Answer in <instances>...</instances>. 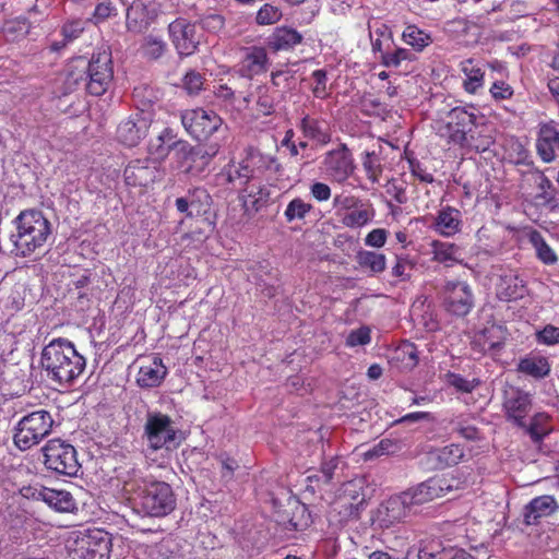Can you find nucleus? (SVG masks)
I'll use <instances>...</instances> for the list:
<instances>
[{"instance_id":"1","label":"nucleus","mask_w":559,"mask_h":559,"mask_svg":"<svg viewBox=\"0 0 559 559\" xmlns=\"http://www.w3.org/2000/svg\"><path fill=\"white\" fill-rule=\"evenodd\" d=\"M40 365L50 380L59 384H71L84 372L86 359L72 342L57 337L44 346Z\"/></svg>"},{"instance_id":"2","label":"nucleus","mask_w":559,"mask_h":559,"mask_svg":"<svg viewBox=\"0 0 559 559\" xmlns=\"http://www.w3.org/2000/svg\"><path fill=\"white\" fill-rule=\"evenodd\" d=\"M15 231L10 235L15 255L26 257L41 248L51 234L49 221L39 211H23L14 221Z\"/></svg>"},{"instance_id":"3","label":"nucleus","mask_w":559,"mask_h":559,"mask_svg":"<svg viewBox=\"0 0 559 559\" xmlns=\"http://www.w3.org/2000/svg\"><path fill=\"white\" fill-rule=\"evenodd\" d=\"M53 418L48 411L38 409L23 416L14 426L13 442L21 451L37 445L52 430Z\"/></svg>"},{"instance_id":"4","label":"nucleus","mask_w":559,"mask_h":559,"mask_svg":"<svg viewBox=\"0 0 559 559\" xmlns=\"http://www.w3.org/2000/svg\"><path fill=\"white\" fill-rule=\"evenodd\" d=\"M333 207L337 221L346 228L360 229L369 225L376 210L369 200L349 193H340L333 198Z\"/></svg>"},{"instance_id":"5","label":"nucleus","mask_w":559,"mask_h":559,"mask_svg":"<svg viewBox=\"0 0 559 559\" xmlns=\"http://www.w3.org/2000/svg\"><path fill=\"white\" fill-rule=\"evenodd\" d=\"M47 469L63 476H76L81 465L75 448L61 439L49 440L41 449Z\"/></svg>"},{"instance_id":"6","label":"nucleus","mask_w":559,"mask_h":559,"mask_svg":"<svg viewBox=\"0 0 559 559\" xmlns=\"http://www.w3.org/2000/svg\"><path fill=\"white\" fill-rule=\"evenodd\" d=\"M145 433L148 447L154 451L162 449L169 450L170 448L179 444V441L177 440V428L174 426L169 416L160 413L147 414Z\"/></svg>"},{"instance_id":"7","label":"nucleus","mask_w":559,"mask_h":559,"mask_svg":"<svg viewBox=\"0 0 559 559\" xmlns=\"http://www.w3.org/2000/svg\"><path fill=\"white\" fill-rule=\"evenodd\" d=\"M476 109L473 106L455 107L448 112L444 124L438 132L447 138L449 143L464 142L465 135L476 126Z\"/></svg>"},{"instance_id":"8","label":"nucleus","mask_w":559,"mask_h":559,"mask_svg":"<svg viewBox=\"0 0 559 559\" xmlns=\"http://www.w3.org/2000/svg\"><path fill=\"white\" fill-rule=\"evenodd\" d=\"M181 123L192 138L206 140L222 127L223 120L213 110L194 108L182 111Z\"/></svg>"},{"instance_id":"9","label":"nucleus","mask_w":559,"mask_h":559,"mask_svg":"<svg viewBox=\"0 0 559 559\" xmlns=\"http://www.w3.org/2000/svg\"><path fill=\"white\" fill-rule=\"evenodd\" d=\"M442 305L454 316L464 317L474 307V296L471 286L462 281H448L441 290Z\"/></svg>"},{"instance_id":"10","label":"nucleus","mask_w":559,"mask_h":559,"mask_svg":"<svg viewBox=\"0 0 559 559\" xmlns=\"http://www.w3.org/2000/svg\"><path fill=\"white\" fill-rule=\"evenodd\" d=\"M175 508L171 487L164 481H154L146 486L142 495V513L150 516H165Z\"/></svg>"},{"instance_id":"11","label":"nucleus","mask_w":559,"mask_h":559,"mask_svg":"<svg viewBox=\"0 0 559 559\" xmlns=\"http://www.w3.org/2000/svg\"><path fill=\"white\" fill-rule=\"evenodd\" d=\"M271 158L262 155L258 150L252 147L246 151V156L239 163H230L225 168V175L229 182L237 180L248 182L249 179L254 181L261 170L267 166Z\"/></svg>"},{"instance_id":"12","label":"nucleus","mask_w":559,"mask_h":559,"mask_svg":"<svg viewBox=\"0 0 559 559\" xmlns=\"http://www.w3.org/2000/svg\"><path fill=\"white\" fill-rule=\"evenodd\" d=\"M88 82L86 88L95 96L103 95L112 80L111 57L107 51L93 55L87 68Z\"/></svg>"},{"instance_id":"13","label":"nucleus","mask_w":559,"mask_h":559,"mask_svg":"<svg viewBox=\"0 0 559 559\" xmlns=\"http://www.w3.org/2000/svg\"><path fill=\"white\" fill-rule=\"evenodd\" d=\"M322 169L332 181L345 182L355 169L352 153L346 145L329 151L323 157Z\"/></svg>"},{"instance_id":"14","label":"nucleus","mask_w":559,"mask_h":559,"mask_svg":"<svg viewBox=\"0 0 559 559\" xmlns=\"http://www.w3.org/2000/svg\"><path fill=\"white\" fill-rule=\"evenodd\" d=\"M533 404L532 395L519 388L504 391L503 411L506 418L518 427H526V417Z\"/></svg>"},{"instance_id":"15","label":"nucleus","mask_w":559,"mask_h":559,"mask_svg":"<svg viewBox=\"0 0 559 559\" xmlns=\"http://www.w3.org/2000/svg\"><path fill=\"white\" fill-rule=\"evenodd\" d=\"M454 483H456L454 478L436 476L407 490V493L413 504H423L457 489Z\"/></svg>"},{"instance_id":"16","label":"nucleus","mask_w":559,"mask_h":559,"mask_svg":"<svg viewBox=\"0 0 559 559\" xmlns=\"http://www.w3.org/2000/svg\"><path fill=\"white\" fill-rule=\"evenodd\" d=\"M508 338V332L500 324H491L476 332L472 340V348L478 354H499Z\"/></svg>"},{"instance_id":"17","label":"nucleus","mask_w":559,"mask_h":559,"mask_svg":"<svg viewBox=\"0 0 559 559\" xmlns=\"http://www.w3.org/2000/svg\"><path fill=\"white\" fill-rule=\"evenodd\" d=\"M171 40L182 56L192 55L200 44L197 26L186 19H177L168 26Z\"/></svg>"},{"instance_id":"18","label":"nucleus","mask_w":559,"mask_h":559,"mask_svg":"<svg viewBox=\"0 0 559 559\" xmlns=\"http://www.w3.org/2000/svg\"><path fill=\"white\" fill-rule=\"evenodd\" d=\"M80 544L88 559H107L109 557L111 546L110 536L103 530H87L82 534Z\"/></svg>"},{"instance_id":"19","label":"nucleus","mask_w":559,"mask_h":559,"mask_svg":"<svg viewBox=\"0 0 559 559\" xmlns=\"http://www.w3.org/2000/svg\"><path fill=\"white\" fill-rule=\"evenodd\" d=\"M536 147L538 155L545 163H550L556 158V152L559 151L558 123L549 121L539 126Z\"/></svg>"},{"instance_id":"20","label":"nucleus","mask_w":559,"mask_h":559,"mask_svg":"<svg viewBox=\"0 0 559 559\" xmlns=\"http://www.w3.org/2000/svg\"><path fill=\"white\" fill-rule=\"evenodd\" d=\"M33 497L41 500L57 512L70 513L76 510V502L67 490L41 487L35 489Z\"/></svg>"},{"instance_id":"21","label":"nucleus","mask_w":559,"mask_h":559,"mask_svg":"<svg viewBox=\"0 0 559 559\" xmlns=\"http://www.w3.org/2000/svg\"><path fill=\"white\" fill-rule=\"evenodd\" d=\"M559 509L557 500L550 495L532 499L524 508L523 516L526 525H536L544 518L551 516Z\"/></svg>"},{"instance_id":"22","label":"nucleus","mask_w":559,"mask_h":559,"mask_svg":"<svg viewBox=\"0 0 559 559\" xmlns=\"http://www.w3.org/2000/svg\"><path fill=\"white\" fill-rule=\"evenodd\" d=\"M526 292L525 282L516 272L507 270L499 276V281L496 285V293L500 300H516L523 298Z\"/></svg>"},{"instance_id":"23","label":"nucleus","mask_w":559,"mask_h":559,"mask_svg":"<svg viewBox=\"0 0 559 559\" xmlns=\"http://www.w3.org/2000/svg\"><path fill=\"white\" fill-rule=\"evenodd\" d=\"M516 371L535 380H542L549 376L551 364L546 356L531 352L519 359Z\"/></svg>"},{"instance_id":"24","label":"nucleus","mask_w":559,"mask_h":559,"mask_svg":"<svg viewBox=\"0 0 559 559\" xmlns=\"http://www.w3.org/2000/svg\"><path fill=\"white\" fill-rule=\"evenodd\" d=\"M177 144H181V142L176 140L174 131L169 128H164L150 139L147 143V158L153 163H160Z\"/></svg>"},{"instance_id":"25","label":"nucleus","mask_w":559,"mask_h":559,"mask_svg":"<svg viewBox=\"0 0 559 559\" xmlns=\"http://www.w3.org/2000/svg\"><path fill=\"white\" fill-rule=\"evenodd\" d=\"M460 70L464 74L463 87L468 94H476L485 84L484 64L475 59H465L460 63Z\"/></svg>"},{"instance_id":"26","label":"nucleus","mask_w":559,"mask_h":559,"mask_svg":"<svg viewBox=\"0 0 559 559\" xmlns=\"http://www.w3.org/2000/svg\"><path fill=\"white\" fill-rule=\"evenodd\" d=\"M433 229L444 237H451L461 231L462 214L452 206L442 207L435 217Z\"/></svg>"},{"instance_id":"27","label":"nucleus","mask_w":559,"mask_h":559,"mask_svg":"<svg viewBox=\"0 0 559 559\" xmlns=\"http://www.w3.org/2000/svg\"><path fill=\"white\" fill-rule=\"evenodd\" d=\"M430 248L432 261L445 267H451L463 262L462 249L455 243L433 240L430 243Z\"/></svg>"},{"instance_id":"28","label":"nucleus","mask_w":559,"mask_h":559,"mask_svg":"<svg viewBox=\"0 0 559 559\" xmlns=\"http://www.w3.org/2000/svg\"><path fill=\"white\" fill-rule=\"evenodd\" d=\"M267 55L263 48L252 47L247 50L239 63V73L245 78H252L266 71Z\"/></svg>"},{"instance_id":"29","label":"nucleus","mask_w":559,"mask_h":559,"mask_svg":"<svg viewBox=\"0 0 559 559\" xmlns=\"http://www.w3.org/2000/svg\"><path fill=\"white\" fill-rule=\"evenodd\" d=\"M168 373L167 367L162 358L157 356H147L142 361V388L159 386Z\"/></svg>"},{"instance_id":"30","label":"nucleus","mask_w":559,"mask_h":559,"mask_svg":"<svg viewBox=\"0 0 559 559\" xmlns=\"http://www.w3.org/2000/svg\"><path fill=\"white\" fill-rule=\"evenodd\" d=\"M246 211L257 212L266 204L270 198V190L255 181L250 182L240 195Z\"/></svg>"},{"instance_id":"31","label":"nucleus","mask_w":559,"mask_h":559,"mask_svg":"<svg viewBox=\"0 0 559 559\" xmlns=\"http://www.w3.org/2000/svg\"><path fill=\"white\" fill-rule=\"evenodd\" d=\"M369 36L372 50L381 56L385 50L391 49L393 36L390 27L383 23L374 22L369 24Z\"/></svg>"},{"instance_id":"32","label":"nucleus","mask_w":559,"mask_h":559,"mask_svg":"<svg viewBox=\"0 0 559 559\" xmlns=\"http://www.w3.org/2000/svg\"><path fill=\"white\" fill-rule=\"evenodd\" d=\"M415 504L412 503L411 497L407 491L390 498L384 508L388 513V518L390 522L401 521L406 518L411 512Z\"/></svg>"},{"instance_id":"33","label":"nucleus","mask_w":559,"mask_h":559,"mask_svg":"<svg viewBox=\"0 0 559 559\" xmlns=\"http://www.w3.org/2000/svg\"><path fill=\"white\" fill-rule=\"evenodd\" d=\"M301 130L306 138L318 144H326L330 141V133L324 121L305 116L301 120Z\"/></svg>"},{"instance_id":"34","label":"nucleus","mask_w":559,"mask_h":559,"mask_svg":"<svg viewBox=\"0 0 559 559\" xmlns=\"http://www.w3.org/2000/svg\"><path fill=\"white\" fill-rule=\"evenodd\" d=\"M167 51V44L159 33H150L142 37V58L157 60Z\"/></svg>"},{"instance_id":"35","label":"nucleus","mask_w":559,"mask_h":559,"mask_svg":"<svg viewBox=\"0 0 559 559\" xmlns=\"http://www.w3.org/2000/svg\"><path fill=\"white\" fill-rule=\"evenodd\" d=\"M302 36L294 28H277L270 40L274 50H288L301 43Z\"/></svg>"},{"instance_id":"36","label":"nucleus","mask_w":559,"mask_h":559,"mask_svg":"<svg viewBox=\"0 0 559 559\" xmlns=\"http://www.w3.org/2000/svg\"><path fill=\"white\" fill-rule=\"evenodd\" d=\"M492 142V138L487 134L484 129H478L475 126L472 132L465 135V141L457 142L455 145H459L467 151L483 153L489 150Z\"/></svg>"},{"instance_id":"37","label":"nucleus","mask_w":559,"mask_h":559,"mask_svg":"<svg viewBox=\"0 0 559 559\" xmlns=\"http://www.w3.org/2000/svg\"><path fill=\"white\" fill-rule=\"evenodd\" d=\"M117 139L126 146H136L140 141V129L138 127V115L122 121L117 129Z\"/></svg>"},{"instance_id":"38","label":"nucleus","mask_w":559,"mask_h":559,"mask_svg":"<svg viewBox=\"0 0 559 559\" xmlns=\"http://www.w3.org/2000/svg\"><path fill=\"white\" fill-rule=\"evenodd\" d=\"M402 39L406 45L412 46L417 51L424 50L432 43L430 34L416 25L406 26L403 31Z\"/></svg>"},{"instance_id":"39","label":"nucleus","mask_w":559,"mask_h":559,"mask_svg":"<svg viewBox=\"0 0 559 559\" xmlns=\"http://www.w3.org/2000/svg\"><path fill=\"white\" fill-rule=\"evenodd\" d=\"M31 25L26 19L15 17L8 20L2 28L3 36L8 41H17L26 37Z\"/></svg>"},{"instance_id":"40","label":"nucleus","mask_w":559,"mask_h":559,"mask_svg":"<svg viewBox=\"0 0 559 559\" xmlns=\"http://www.w3.org/2000/svg\"><path fill=\"white\" fill-rule=\"evenodd\" d=\"M210 195L206 193L204 189L197 188L193 191H190L187 197H181L176 200V207L180 213H187L188 216L192 215V211L190 209H195L197 203H205L209 204Z\"/></svg>"},{"instance_id":"41","label":"nucleus","mask_w":559,"mask_h":559,"mask_svg":"<svg viewBox=\"0 0 559 559\" xmlns=\"http://www.w3.org/2000/svg\"><path fill=\"white\" fill-rule=\"evenodd\" d=\"M312 205L301 198L293 199L284 211V217L287 223L302 222L311 212Z\"/></svg>"},{"instance_id":"42","label":"nucleus","mask_w":559,"mask_h":559,"mask_svg":"<svg viewBox=\"0 0 559 559\" xmlns=\"http://www.w3.org/2000/svg\"><path fill=\"white\" fill-rule=\"evenodd\" d=\"M435 456L440 467L459 464L465 456L464 450L460 444H450L435 452Z\"/></svg>"},{"instance_id":"43","label":"nucleus","mask_w":559,"mask_h":559,"mask_svg":"<svg viewBox=\"0 0 559 559\" xmlns=\"http://www.w3.org/2000/svg\"><path fill=\"white\" fill-rule=\"evenodd\" d=\"M530 242L533 245L537 258L545 264H554L557 261L555 251L546 243L545 239L537 230L528 234Z\"/></svg>"},{"instance_id":"44","label":"nucleus","mask_w":559,"mask_h":559,"mask_svg":"<svg viewBox=\"0 0 559 559\" xmlns=\"http://www.w3.org/2000/svg\"><path fill=\"white\" fill-rule=\"evenodd\" d=\"M381 63L386 68H397L404 61H414L416 56L406 48H395L393 50H385L379 56Z\"/></svg>"},{"instance_id":"45","label":"nucleus","mask_w":559,"mask_h":559,"mask_svg":"<svg viewBox=\"0 0 559 559\" xmlns=\"http://www.w3.org/2000/svg\"><path fill=\"white\" fill-rule=\"evenodd\" d=\"M549 419L546 413H537L533 416L527 431L534 441H540L549 435L551 431Z\"/></svg>"},{"instance_id":"46","label":"nucleus","mask_w":559,"mask_h":559,"mask_svg":"<svg viewBox=\"0 0 559 559\" xmlns=\"http://www.w3.org/2000/svg\"><path fill=\"white\" fill-rule=\"evenodd\" d=\"M358 262L361 267L370 270L372 273H381L385 269V257L382 253L373 251H361L358 253Z\"/></svg>"},{"instance_id":"47","label":"nucleus","mask_w":559,"mask_h":559,"mask_svg":"<svg viewBox=\"0 0 559 559\" xmlns=\"http://www.w3.org/2000/svg\"><path fill=\"white\" fill-rule=\"evenodd\" d=\"M362 167L366 176L372 182H378L382 173V165L380 157L374 152H366L362 159Z\"/></svg>"},{"instance_id":"48","label":"nucleus","mask_w":559,"mask_h":559,"mask_svg":"<svg viewBox=\"0 0 559 559\" xmlns=\"http://www.w3.org/2000/svg\"><path fill=\"white\" fill-rule=\"evenodd\" d=\"M311 91L314 97L320 99L329 96L330 88L328 86V76L324 70L319 69L311 73Z\"/></svg>"},{"instance_id":"49","label":"nucleus","mask_w":559,"mask_h":559,"mask_svg":"<svg viewBox=\"0 0 559 559\" xmlns=\"http://www.w3.org/2000/svg\"><path fill=\"white\" fill-rule=\"evenodd\" d=\"M204 85V78L200 72L195 70L188 71L182 78V88L189 95H198Z\"/></svg>"},{"instance_id":"50","label":"nucleus","mask_w":559,"mask_h":559,"mask_svg":"<svg viewBox=\"0 0 559 559\" xmlns=\"http://www.w3.org/2000/svg\"><path fill=\"white\" fill-rule=\"evenodd\" d=\"M371 342V330L364 325L356 330H352L346 340L345 345L347 347L365 346Z\"/></svg>"},{"instance_id":"51","label":"nucleus","mask_w":559,"mask_h":559,"mask_svg":"<svg viewBox=\"0 0 559 559\" xmlns=\"http://www.w3.org/2000/svg\"><path fill=\"white\" fill-rule=\"evenodd\" d=\"M282 17L281 10L272 4H264L257 13V23L260 25H270L280 21Z\"/></svg>"},{"instance_id":"52","label":"nucleus","mask_w":559,"mask_h":559,"mask_svg":"<svg viewBox=\"0 0 559 559\" xmlns=\"http://www.w3.org/2000/svg\"><path fill=\"white\" fill-rule=\"evenodd\" d=\"M536 341L539 344L554 346L559 344V328L547 324L544 329L536 332Z\"/></svg>"},{"instance_id":"53","label":"nucleus","mask_w":559,"mask_h":559,"mask_svg":"<svg viewBox=\"0 0 559 559\" xmlns=\"http://www.w3.org/2000/svg\"><path fill=\"white\" fill-rule=\"evenodd\" d=\"M272 84L283 91L289 90L295 80L294 72L286 68L272 72Z\"/></svg>"},{"instance_id":"54","label":"nucleus","mask_w":559,"mask_h":559,"mask_svg":"<svg viewBox=\"0 0 559 559\" xmlns=\"http://www.w3.org/2000/svg\"><path fill=\"white\" fill-rule=\"evenodd\" d=\"M112 15H116V8L111 4L110 1H104L96 5L91 21L94 24H99Z\"/></svg>"},{"instance_id":"55","label":"nucleus","mask_w":559,"mask_h":559,"mask_svg":"<svg viewBox=\"0 0 559 559\" xmlns=\"http://www.w3.org/2000/svg\"><path fill=\"white\" fill-rule=\"evenodd\" d=\"M449 383L457 391L469 393L479 384V381L475 379L467 380L460 374L451 373L449 374Z\"/></svg>"},{"instance_id":"56","label":"nucleus","mask_w":559,"mask_h":559,"mask_svg":"<svg viewBox=\"0 0 559 559\" xmlns=\"http://www.w3.org/2000/svg\"><path fill=\"white\" fill-rule=\"evenodd\" d=\"M201 27L210 33H217L224 26V17L216 13H211L200 20Z\"/></svg>"},{"instance_id":"57","label":"nucleus","mask_w":559,"mask_h":559,"mask_svg":"<svg viewBox=\"0 0 559 559\" xmlns=\"http://www.w3.org/2000/svg\"><path fill=\"white\" fill-rule=\"evenodd\" d=\"M84 31V22L82 20H73L67 22L62 27V35L67 41L76 39Z\"/></svg>"},{"instance_id":"58","label":"nucleus","mask_w":559,"mask_h":559,"mask_svg":"<svg viewBox=\"0 0 559 559\" xmlns=\"http://www.w3.org/2000/svg\"><path fill=\"white\" fill-rule=\"evenodd\" d=\"M309 191L310 195L318 202H325L332 195L330 186L321 181L312 182L309 187Z\"/></svg>"},{"instance_id":"59","label":"nucleus","mask_w":559,"mask_h":559,"mask_svg":"<svg viewBox=\"0 0 559 559\" xmlns=\"http://www.w3.org/2000/svg\"><path fill=\"white\" fill-rule=\"evenodd\" d=\"M490 94L496 100L509 99L513 95V88L504 81H495L490 87Z\"/></svg>"},{"instance_id":"60","label":"nucleus","mask_w":559,"mask_h":559,"mask_svg":"<svg viewBox=\"0 0 559 559\" xmlns=\"http://www.w3.org/2000/svg\"><path fill=\"white\" fill-rule=\"evenodd\" d=\"M267 87L260 86L259 95H258V107L260 111L264 115H270L274 110V98L266 94Z\"/></svg>"},{"instance_id":"61","label":"nucleus","mask_w":559,"mask_h":559,"mask_svg":"<svg viewBox=\"0 0 559 559\" xmlns=\"http://www.w3.org/2000/svg\"><path fill=\"white\" fill-rule=\"evenodd\" d=\"M388 233L383 228L372 229L365 238L368 247L381 248L385 245Z\"/></svg>"},{"instance_id":"62","label":"nucleus","mask_w":559,"mask_h":559,"mask_svg":"<svg viewBox=\"0 0 559 559\" xmlns=\"http://www.w3.org/2000/svg\"><path fill=\"white\" fill-rule=\"evenodd\" d=\"M139 19H140V12H139L138 7L131 5L127 10V21H126V25H127V28L129 32H132L134 34H138L140 32Z\"/></svg>"},{"instance_id":"63","label":"nucleus","mask_w":559,"mask_h":559,"mask_svg":"<svg viewBox=\"0 0 559 559\" xmlns=\"http://www.w3.org/2000/svg\"><path fill=\"white\" fill-rule=\"evenodd\" d=\"M411 173L417 177L420 181L430 183L433 181L432 174L428 173L419 162L409 160Z\"/></svg>"},{"instance_id":"64","label":"nucleus","mask_w":559,"mask_h":559,"mask_svg":"<svg viewBox=\"0 0 559 559\" xmlns=\"http://www.w3.org/2000/svg\"><path fill=\"white\" fill-rule=\"evenodd\" d=\"M440 559H473L471 555H468L463 549L456 548H448L440 550Z\"/></svg>"}]
</instances>
